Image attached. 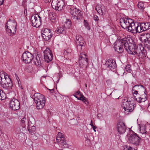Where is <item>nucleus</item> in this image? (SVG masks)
<instances>
[{"mask_svg":"<svg viewBox=\"0 0 150 150\" xmlns=\"http://www.w3.org/2000/svg\"><path fill=\"white\" fill-rule=\"evenodd\" d=\"M123 47L129 54H136L139 58L146 57L147 54L146 50L142 44L137 45L135 42L130 38H124L117 40L114 43V48L119 53L124 51Z\"/></svg>","mask_w":150,"mask_h":150,"instance_id":"obj_1","label":"nucleus"},{"mask_svg":"<svg viewBox=\"0 0 150 150\" xmlns=\"http://www.w3.org/2000/svg\"><path fill=\"white\" fill-rule=\"evenodd\" d=\"M33 96L34 100L36 104L37 108L38 110L43 108L46 102L44 96L39 93L35 94Z\"/></svg>","mask_w":150,"mask_h":150,"instance_id":"obj_2","label":"nucleus"},{"mask_svg":"<svg viewBox=\"0 0 150 150\" xmlns=\"http://www.w3.org/2000/svg\"><path fill=\"white\" fill-rule=\"evenodd\" d=\"M67 8L73 19L78 20L82 17L83 13L82 11L77 9L74 6L69 5Z\"/></svg>","mask_w":150,"mask_h":150,"instance_id":"obj_3","label":"nucleus"},{"mask_svg":"<svg viewBox=\"0 0 150 150\" xmlns=\"http://www.w3.org/2000/svg\"><path fill=\"white\" fill-rule=\"evenodd\" d=\"M121 106L125 110V113L127 112H131L135 107L134 104L131 103V101H128L127 99H123L122 102Z\"/></svg>","mask_w":150,"mask_h":150,"instance_id":"obj_4","label":"nucleus"},{"mask_svg":"<svg viewBox=\"0 0 150 150\" xmlns=\"http://www.w3.org/2000/svg\"><path fill=\"white\" fill-rule=\"evenodd\" d=\"M51 5L53 9L59 11L62 9L65 4L63 0H52Z\"/></svg>","mask_w":150,"mask_h":150,"instance_id":"obj_5","label":"nucleus"},{"mask_svg":"<svg viewBox=\"0 0 150 150\" xmlns=\"http://www.w3.org/2000/svg\"><path fill=\"white\" fill-rule=\"evenodd\" d=\"M79 62L80 67L86 69L88 65V59L85 53H82L79 55Z\"/></svg>","mask_w":150,"mask_h":150,"instance_id":"obj_6","label":"nucleus"},{"mask_svg":"<svg viewBox=\"0 0 150 150\" xmlns=\"http://www.w3.org/2000/svg\"><path fill=\"white\" fill-rule=\"evenodd\" d=\"M141 140V138L137 134L133 133L132 134L129 136L128 141L132 144L137 146L140 143Z\"/></svg>","mask_w":150,"mask_h":150,"instance_id":"obj_7","label":"nucleus"},{"mask_svg":"<svg viewBox=\"0 0 150 150\" xmlns=\"http://www.w3.org/2000/svg\"><path fill=\"white\" fill-rule=\"evenodd\" d=\"M33 26L36 28L39 27L41 25V18L38 15H32L30 19Z\"/></svg>","mask_w":150,"mask_h":150,"instance_id":"obj_8","label":"nucleus"},{"mask_svg":"<svg viewBox=\"0 0 150 150\" xmlns=\"http://www.w3.org/2000/svg\"><path fill=\"white\" fill-rule=\"evenodd\" d=\"M57 142L59 144V146L62 148H65L67 146V143L63 134L59 132L56 139Z\"/></svg>","mask_w":150,"mask_h":150,"instance_id":"obj_9","label":"nucleus"},{"mask_svg":"<svg viewBox=\"0 0 150 150\" xmlns=\"http://www.w3.org/2000/svg\"><path fill=\"white\" fill-rule=\"evenodd\" d=\"M33 56L28 51H25L23 54L22 59L26 64L30 63L33 59Z\"/></svg>","mask_w":150,"mask_h":150,"instance_id":"obj_10","label":"nucleus"},{"mask_svg":"<svg viewBox=\"0 0 150 150\" xmlns=\"http://www.w3.org/2000/svg\"><path fill=\"white\" fill-rule=\"evenodd\" d=\"M9 101V107L11 110L15 111L19 109L20 102L18 100L13 98L10 100Z\"/></svg>","mask_w":150,"mask_h":150,"instance_id":"obj_11","label":"nucleus"},{"mask_svg":"<svg viewBox=\"0 0 150 150\" xmlns=\"http://www.w3.org/2000/svg\"><path fill=\"white\" fill-rule=\"evenodd\" d=\"M76 39L77 49L79 51L81 50L82 49V47L85 46V42L83 40V37L80 35H77Z\"/></svg>","mask_w":150,"mask_h":150,"instance_id":"obj_12","label":"nucleus"},{"mask_svg":"<svg viewBox=\"0 0 150 150\" xmlns=\"http://www.w3.org/2000/svg\"><path fill=\"white\" fill-rule=\"evenodd\" d=\"M45 61L47 63H49L53 59V56L52 52L49 49L47 48L44 52Z\"/></svg>","mask_w":150,"mask_h":150,"instance_id":"obj_13","label":"nucleus"},{"mask_svg":"<svg viewBox=\"0 0 150 150\" xmlns=\"http://www.w3.org/2000/svg\"><path fill=\"white\" fill-rule=\"evenodd\" d=\"M132 21V20L130 18H121L120 19V25L122 27L124 28H128Z\"/></svg>","mask_w":150,"mask_h":150,"instance_id":"obj_14","label":"nucleus"},{"mask_svg":"<svg viewBox=\"0 0 150 150\" xmlns=\"http://www.w3.org/2000/svg\"><path fill=\"white\" fill-rule=\"evenodd\" d=\"M5 81V84H3V88L6 89H11L13 86V83L11 79L8 76L4 75Z\"/></svg>","mask_w":150,"mask_h":150,"instance_id":"obj_15","label":"nucleus"},{"mask_svg":"<svg viewBox=\"0 0 150 150\" xmlns=\"http://www.w3.org/2000/svg\"><path fill=\"white\" fill-rule=\"evenodd\" d=\"M42 37L46 41L49 40L51 38L52 36L50 30L48 29H45L42 30Z\"/></svg>","mask_w":150,"mask_h":150,"instance_id":"obj_16","label":"nucleus"},{"mask_svg":"<svg viewBox=\"0 0 150 150\" xmlns=\"http://www.w3.org/2000/svg\"><path fill=\"white\" fill-rule=\"evenodd\" d=\"M13 24L14 23H12L11 25H9V28H8V22L6 23L5 27L6 31L10 33V35H13L16 32V25H15Z\"/></svg>","mask_w":150,"mask_h":150,"instance_id":"obj_17","label":"nucleus"},{"mask_svg":"<svg viewBox=\"0 0 150 150\" xmlns=\"http://www.w3.org/2000/svg\"><path fill=\"white\" fill-rule=\"evenodd\" d=\"M105 65L107 68L111 70L114 69L117 66L115 61L112 59H108L106 61Z\"/></svg>","mask_w":150,"mask_h":150,"instance_id":"obj_18","label":"nucleus"},{"mask_svg":"<svg viewBox=\"0 0 150 150\" xmlns=\"http://www.w3.org/2000/svg\"><path fill=\"white\" fill-rule=\"evenodd\" d=\"M117 128L119 133L122 134L125 132L126 127L124 123L121 122L117 124Z\"/></svg>","mask_w":150,"mask_h":150,"instance_id":"obj_19","label":"nucleus"},{"mask_svg":"<svg viewBox=\"0 0 150 150\" xmlns=\"http://www.w3.org/2000/svg\"><path fill=\"white\" fill-rule=\"evenodd\" d=\"M137 23H134L132 20V23H130L129 25L128 28V31L133 33H136L137 25Z\"/></svg>","mask_w":150,"mask_h":150,"instance_id":"obj_20","label":"nucleus"},{"mask_svg":"<svg viewBox=\"0 0 150 150\" xmlns=\"http://www.w3.org/2000/svg\"><path fill=\"white\" fill-rule=\"evenodd\" d=\"M31 122L29 121L28 122L27 129L29 133L32 135L36 131V127L34 125H31Z\"/></svg>","mask_w":150,"mask_h":150,"instance_id":"obj_21","label":"nucleus"},{"mask_svg":"<svg viewBox=\"0 0 150 150\" xmlns=\"http://www.w3.org/2000/svg\"><path fill=\"white\" fill-rule=\"evenodd\" d=\"M73 96L76 98H77L78 100H81L86 105H88L89 102L88 99L86 98L83 95L81 94V97H80L79 98L78 97L75 93L73 94Z\"/></svg>","mask_w":150,"mask_h":150,"instance_id":"obj_22","label":"nucleus"},{"mask_svg":"<svg viewBox=\"0 0 150 150\" xmlns=\"http://www.w3.org/2000/svg\"><path fill=\"white\" fill-rule=\"evenodd\" d=\"M134 98L139 103L144 102L147 100L146 92L145 93H144V94L142 95L141 97L138 98V99H137L136 97Z\"/></svg>","mask_w":150,"mask_h":150,"instance_id":"obj_23","label":"nucleus"},{"mask_svg":"<svg viewBox=\"0 0 150 150\" xmlns=\"http://www.w3.org/2000/svg\"><path fill=\"white\" fill-rule=\"evenodd\" d=\"M66 28L64 26H62L61 27L58 28L55 32L58 34H64L66 33Z\"/></svg>","mask_w":150,"mask_h":150,"instance_id":"obj_24","label":"nucleus"},{"mask_svg":"<svg viewBox=\"0 0 150 150\" xmlns=\"http://www.w3.org/2000/svg\"><path fill=\"white\" fill-rule=\"evenodd\" d=\"M32 60L33 63L37 66H40L41 65L40 58L38 55H37L35 58H33Z\"/></svg>","mask_w":150,"mask_h":150,"instance_id":"obj_25","label":"nucleus"},{"mask_svg":"<svg viewBox=\"0 0 150 150\" xmlns=\"http://www.w3.org/2000/svg\"><path fill=\"white\" fill-rule=\"evenodd\" d=\"M140 87H141L142 89L144 91V93H145L146 92V89L144 88V87L141 84L137 85L134 86L132 88V91H134V90H136L138 91L139 92V90L140 89Z\"/></svg>","mask_w":150,"mask_h":150,"instance_id":"obj_26","label":"nucleus"},{"mask_svg":"<svg viewBox=\"0 0 150 150\" xmlns=\"http://www.w3.org/2000/svg\"><path fill=\"white\" fill-rule=\"evenodd\" d=\"M142 23H137V25L136 29V33H140L144 31L143 30V28L142 27Z\"/></svg>","mask_w":150,"mask_h":150,"instance_id":"obj_27","label":"nucleus"},{"mask_svg":"<svg viewBox=\"0 0 150 150\" xmlns=\"http://www.w3.org/2000/svg\"><path fill=\"white\" fill-rule=\"evenodd\" d=\"M4 75H5V74H4L3 73H1L0 74V86L3 88V84H5V82Z\"/></svg>","mask_w":150,"mask_h":150,"instance_id":"obj_28","label":"nucleus"},{"mask_svg":"<svg viewBox=\"0 0 150 150\" xmlns=\"http://www.w3.org/2000/svg\"><path fill=\"white\" fill-rule=\"evenodd\" d=\"M143 28V30L146 31L150 28V23L149 22L142 23Z\"/></svg>","mask_w":150,"mask_h":150,"instance_id":"obj_29","label":"nucleus"},{"mask_svg":"<svg viewBox=\"0 0 150 150\" xmlns=\"http://www.w3.org/2000/svg\"><path fill=\"white\" fill-rule=\"evenodd\" d=\"M137 6L138 8L142 11H143L145 7L144 6V3L143 2H139L137 4Z\"/></svg>","mask_w":150,"mask_h":150,"instance_id":"obj_30","label":"nucleus"},{"mask_svg":"<svg viewBox=\"0 0 150 150\" xmlns=\"http://www.w3.org/2000/svg\"><path fill=\"white\" fill-rule=\"evenodd\" d=\"M144 36L146 37V39L144 40V43H145L146 42L150 41V34L149 33H145Z\"/></svg>","mask_w":150,"mask_h":150,"instance_id":"obj_31","label":"nucleus"},{"mask_svg":"<svg viewBox=\"0 0 150 150\" xmlns=\"http://www.w3.org/2000/svg\"><path fill=\"white\" fill-rule=\"evenodd\" d=\"M26 120V118L25 117H23L21 120V124L22 125V127L24 128H25V122Z\"/></svg>","mask_w":150,"mask_h":150,"instance_id":"obj_32","label":"nucleus"},{"mask_svg":"<svg viewBox=\"0 0 150 150\" xmlns=\"http://www.w3.org/2000/svg\"><path fill=\"white\" fill-rule=\"evenodd\" d=\"M71 50L70 48H68L66 50L64 51V54L65 56V55H69L71 54Z\"/></svg>","mask_w":150,"mask_h":150,"instance_id":"obj_33","label":"nucleus"},{"mask_svg":"<svg viewBox=\"0 0 150 150\" xmlns=\"http://www.w3.org/2000/svg\"><path fill=\"white\" fill-rule=\"evenodd\" d=\"M125 69L126 71H127L128 72L131 73L132 71L131 68V66L129 65H128L126 66L125 67Z\"/></svg>","mask_w":150,"mask_h":150,"instance_id":"obj_34","label":"nucleus"},{"mask_svg":"<svg viewBox=\"0 0 150 150\" xmlns=\"http://www.w3.org/2000/svg\"><path fill=\"white\" fill-rule=\"evenodd\" d=\"M100 12L98 13L99 14L101 15H103L104 13L105 10L104 8V7L103 6H101L100 9Z\"/></svg>","mask_w":150,"mask_h":150,"instance_id":"obj_35","label":"nucleus"},{"mask_svg":"<svg viewBox=\"0 0 150 150\" xmlns=\"http://www.w3.org/2000/svg\"><path fill=\"white\" fill-rule=\"evenodd\" d=\"M85 142L86 146H90L91 144V142L89 139L87 138L85 140Z\"/></svg>","mask_w":150,"mask_h":150,"instance_id":"obj_36","label":"nucleus"},{"mask_svg":"<svg viewBox=\"0 0 150 150\" xmlns=\"http://www.w3.org/2000/svg\"><path fill=\"white\" fill-rule=\"evenodd\" d=\"M140 131L141 132H141V129L142 130H144V131H143V132H146V127L145 125H141V126H140Z\"/></svg>","mask_w":150,"mask_h":150,"instance_id":"obj_37","label":"nucleus"},{"mask_svg":"<svg viewBox=\"0 0 150 150\" xmlns=\"http://www.w3.org/2000/svg\"><path fill=\"white\" fill-rule=\"evenodd\" d=\"M144 44L147 48L150 50V41L149 42V41L146 42Z\"/></svg>","mask_w":150,"mask_h":150,"instance_id":"obj_38","label":"nucleus"},{"mask_svg":"<svg viewBox=\"0 0 150 150\" xmlns=\"http://www.w3.org/2000/svg\"><path fill=\"white\" fill-rule=\"evenodd\" d=\"M106 83L108 85H110L112 83V81L111 79H108L106 81Z\"/></svg>","mask_w":150,"mask_h":150,"instance_id":"obj_39","label":"nucleus"},{"mask_svg":"<svg viewBox=\"0 0 150 150\" xmlns=\"http://www.w3.org/2000/svg\"><path fill=\"white\" fill-rule=\"evenodd\" d=\"M93 20L96 21H98L99 20L98 16L97 15H95L93 17Z\"/></svg>","mask_w":150,"mask_h":150,"instance_id":"obj_40","label":"nucleus"},{"mask_svg":"<svg viewBox=\"0 0 150 150\" xmlns=\"http://www.w3.org/2000/svg\"><path fill=\"white\" fill-rule=\"evenodd\" d=\"M75 93L76 94V95H79V96H80V97H81V94L82 95H83L82 94V93L80 92V91H77Z\"/></svg>","mask_w":150,"mask_h":150,"instance_id":"obj_41","label":"nucleus"},{"mask_svg":"<svg viewBox=\"0 0 150 150\" xmlns=\"http://www.w3.org/2000/svg\"><path fill=\"white\" fill-rule=\"evenodd\" d=\"M100 7L99 6H96L95 8V9L97 11V12L98 13L100 12Z\"/></svg>","mask_w":150,"mask_h":150,"instance_id":"obj_42","label":"nucleus"},{"mask_svg":"<svg viewBox=\"0 0 150 150\" xmlns=\"http://www.w3.org/2000/svg\"><path fill=\"white\" fill-rule=\"evenodd\" d=\"M5 96V93L4 95H2L1 94V95H0V99L1 100L4 99L6 97Z\"/></svg>","mask_w":150,"mask_h":150,"instance_id":"obj_43","label":"nucleus"},{"mask_svg":"<svg viewBox=\"0 0 150 150\" xmlns=\"http://www.w3.org/2000/svg\"><path fill=\"white\" fill-rule=\"evenodd\" d=\"M142 135H141L142 137L143 138H144L146 137V134L145 133L146 132H142Z\"/></svg>","mask_w":150,"mask_h":150,"instance_id":"obj_44","label":"nucleus"},{"mask_svg":"<svg viewBox=\"0 0 150 150\" xmlns=\"http://www.w3.org/2000/svg\"><path fill=\"white\" fill-rule=\"evenodd\" d=\"M132 91L133 94H134L136 95H137V94H138V91L137 90H134V91Z\"/></svg>","mask_w":150,"mask_h":150,"instance_id":"obj_45","label":"nucleus"},{"mask_svg":"<svg viewBox=\"0 0 150 150\" xmlns=\"http://www.w3.org/2000/svg\"><path fill=\"white\" fill-rule=\"evenodd\" d=\"M18 79H19V80H18V86L20 87H22V86L21 85V82L20 81V79H19V77H18Z\"/></svg>","mask_w":150,"mask_h":150,"instance_id":"obj_46","label":"nucleus"},{"mask_svg":"<svg viewBox=\"0 0 150 150\" xmlns=\"http://www.w3.org/2000/svg\"><path fill=\"white\" fill-rule=\"evenodd\" d=\"M66 24H67L69 25V27L70 26L71 24V21L69 20H68L67 21V22H66Z\"/></svg>","mask_w":150,"mask_h":150,"instance_id":"obj_47","label":"nucleus"},{"mask_svg":"<svg viewBox=\"0 0 150 150\" xmlns=\"http://www.w3.org/2000/svg\"><path fill=\"white\" fill-rule=\"evenodd\" d=\"M92 127V128L93 129V130L95 132H96V129L97 128V127L95 126H93V127Z\"/></svg>","mask_w":150,"mask_h":150,"instance_id":"obj_48","label":"nucleus"},{"mask_svg":"<svg viewBox=\"0 0 150 150\" xmlns=\"http://www.w3.org/2000/svg\"><path fill=\"white\" fill-rule=\"evenodd\" d=\"M4 0H0V6L3 4Z\"/></svg>","mask_w":150,"mask_h":150,"instance_id":"obj_49","label":"nucleus"},{"mask_svg":"<svg viewBox=\"0 0 150 150\" xmlns=\"http://www.w3.org/2000/svg\"><path fill=\"white\" fill-rule=\"evenodd\" d=\"M90 125H91V126L92 127L93 126H94L92 123V120H91V123L89 124Z\"/></svg>","mask_w":150,"mask_h":150,"instance_id":"obj_50","label":"nucleus"},{"mask_svg":"<svg viewBox=\"0 0 150 150\" xmlns=\"http://www.w3.org/2000/svg\"><path fill=\"white\" fill-rule=\"evenodd\" d=\"M128 150H135V149L130 147L128 149Z\"/></svg>","mask_w":150,"mask_h":150,"instance_id":"obj_51","label":"nucleus"},{"mask_svg":"<svg viewBox=\"0 0 150 150\" xmlns=\"http://www.w3.org/2000/svg\"><path fill=\"white\" fill-rule=\"evenodd\" d=\"M49 90L52 93H53L54 91V89H49Z\"/></svg>","mask_w":150,"mask_h":150,"instance_id":"obj_52","label":"nucleus"},{"mask_svg":"<svg viewBox=\"0 0 150 150\" xmlns=\"http://www.w3.org/2000/svg\"><path fill=\"white\" fill-rule=\"evenodd\" d=\"M85 25L86 27H87V26H88V23H86Z\"/></svg>","mask_w":150,"mask_h":150,"instance_id":"obj_53","label":"nucleus"},{"mask_svg":"<svg viewBox=\"0 0 150 150\" xmlns=\"http://www.w3.org/2000/svg\"><path fill=\"white\" fill-rule=\"evenodd\" d=\"M45 2H48L49 1V0H43Z\"/></svg>","mask_w":150,"mask_h":150,"instance_id":"obj_54","label":"nucleus"},{"mask_svg":"<svg viewBox=\"0 0 150 150\" xmlns=\"http://www.w3.org/2000/svg\"><path fill=\"white\" fill-rule=\"evenodd\" d=\"M0 150H4V149L1 148H0Z\"/></svg>","mask_w":150,"mask_h":150,"instance_id":"obj_55","label":"nucleus"},{"mask_svg":"<svg viewBox=\"0 0 150 150\" xmlns=\"http://www.w3.org/2000/svg\"><path fill=\"white\" fill-rule=\"evenodd\" d=\"M18 77H17L16 78V79H17V81L18 82V80H19V79H18Z\"/></svg>","mask_w":150,"mask_h":150,"instance_id":"obj_56","label":"nucleus"},{"mask_svg":"<svg viewBox=\"0 0 150 150\" xmlns=\"http://www.w3.org/2000/svg\"><path fill=\"white\" fill-rule=\"evenodd\" d=\"M149 105H150V103H149Z\"/></svg>","mask_w":150,"mask_h":150,"instance_id":"obj_57","label":"nucleus"},{"mask_svg":"<svg viewBox=\"0 0 150 150\" xmlns=\"http://www.w3.org/2000/svg\"><path fill=\"white\" fill-rule=\"evenodd\" d=\"M54 18H53V19H54Z\"/></svg>","mask_w":150,"mask_h":150,"instance_id":"obj_58","label":"nucleus"},{"mask_svg":"<svg viewBox=\"0 0 150 150\" xmlns=\"http://www.w3.org/2000/svg\"><path fill=\"white\" fill-rule=\"evenodd\" d=\"M10 21V20L9 19V21Z\"/></svg>","mask_w":150,"mask_h":150,"instance_id":"obj_59","label":"nucleus"}]
</instances>
